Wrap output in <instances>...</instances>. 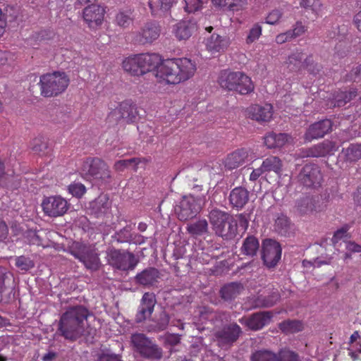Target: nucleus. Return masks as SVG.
<instances>
[{
  "label": "nucleus",
  "mask_w": 361,
  "mask_h": 361,
  "mask_svg": "<svg viewBox=\"0 0 361 361\" xmlns=\"http://www.w3.org/2000/svg\"><path fill=\"white\" fill-rule=\"evenodd\" d=\"M142 75L156 70L155 77L159 82L177 85L192 78L196 72L195 61L188 58H178L161 62L157 54H138Z\"/></svg>",
  "instance_id": "obj_1"
},
{
  "label": "nucleus",
  "mask_w": 361,
  "mask_h": 361,
  "mask_svg": "<svg viewBox=\"0 0 361 361\" xmlns=\"http://www.w3.org/2000/svg\"><path fill=\"white\" fill-rule=\"evenodd\" d=\"M90 315L89 310L83 305L69 306L60 317L57 331L65 339L71 342L82 336H90L92 329L86 326L87 320Z\"/></svg>",
  "instance_id": "obj_2"
},
{
  "label": "nucleus",
  "mask_w": 361,
  "mask_h": 361,
  "mask_svg": "<svg viewBox=\"0 0 361 361\" xmlns=\"http://www.w3.org/2000/svg\"><path fill=\"white\" fill-rule=\"evenodd\" d=\"M218 83L223 89L245 95L254 91L251 78L242 71L222 70L218 77Z\"/></svg>",
  "instance_id": "obj_3"
},
{
  "label": "nucleus",
  "mask_w": 361,
  "mask_h": 361,
  "mask_svg": "<svg viewBox=\"0 0 361 361\" xmlns=\"http://www.w3.org/2000/svg\"><path fill=\"white\" fill-rule=\"evenodd\" d=\"M69 83V77L65 72L54 71L42 75L38 85L42 97H54L64 92Z\"/></svg>",
  "instance_id": "obj_4"
},
{
  "label": "nucleus",
  "mask_w": 361,
  "mask_h": 361,
  "mask_svg": "<svg viewBox=\"0 0 361 361\" xmlns=\"http://www.w3.org/2000/svg\"><path fill=\"white\" fill-rule=\"evenodd\" d=\"M209 221L215 233L225 240L235 237L238 224L228 213L219 209H214L209 212Z\"/></svg>",
  "instance_id": "obj_5"
},
{
  "label": "nucleus",
  "mask_w": 361,
  "mask_h": 361,
  "mask_svg": "<svg viewBox=\"0 0 361 361\" xmlns=\"http://www.w3.org/2000/svg\"><path fill=\"white\" fill-rule=\"evenodd\" d=\"M130 342L134 350L145 359L158 360L163 356L162 348L144 334H132Z\"/></svg>",
  "instance_id": "obj_6"
},
{
  "label": "nucleus",
  "mask_w": 361,
  "mask_h": 361,
  "mask_svg": "<svg viewBox=\"0 0 361 361\" xmlns=\"http://www.w3.org/2000/svg\"><path fill=\"white\" fill-rule=\"evenodd\" d=\"M68 252L79 259L84 266L91 271L99 269L101 262L99 254L95 249L81 242H73L68 247Z\"/></svg>",
  "instance_id": "obj_7"
},
{
  "label": "nucleus",
  "mask_w": 361,
  "mask_h": 361,
  "mask_svg": "<svg viewBox=\"0 0 361 361\" xmlns=\"http://www.w3.org/2000/svg\"><path fill=\"white\" fill-rule=\"evenodd\" d=\"M205 202L204 193L195 195L189 194L183 197L179 204L176 207V214L180 221H187L196 216L200 212L202 205Z\"/></svg>",
  "instance_id": "obj_8"
},
{
  "label": "nucleus",
  "mask_w": 361,
  "mask_h": 361,
  "mask_svg": "<svg viewBox=\"0 0 361 361\" xmlns=\"http://www.w3.org/2000/svg\"><path fill=\"white\" fill-rule=\"evenodd\" d=\"M107 259L112 267L123 271L133 270L139 262L133 252L115 248L109 250Z\"/></svg>",
  "instance_id": "obj_9"
},
{
  "label": "nucleus",
  "mask_w": 361,
  "mask_h": 361,
  "mask_svg": "<svg viewBox=\"0 0 361 361\" xmlns=\"http://www.w3.org/2000/svg\"><path fill=\"white\" fill-rule=\"evenodd\" d=\"M81 169L85 174L102 183L108 182L111 178L108 165L97 157L86 158L82 162Z\"/></svg>",
  "instance_id": "obj_10"
},
{
  "label": "nucleus",
  "mask_w": 361,
  "mask_h": 361,
  "mask_svg": "<svg viewBox=\"0 0 361 361\" xmlns=\"http://www.w3.org/2000/svg\"><path fill=\"white\" fill-rule=\"evenodd\" d=\"M241 334V327L235 322H233L216 329L214 338L219 347L227 350L238 340Z\"/></svg>",
  "instance_id": "obj_11"
},
{
  "label": "nucleus",
  "mask_w": 361,
  "mask_h": 361,
  "mask_svg": "<svg viewBox=\"0 0 361 361\" xmlns=\"http://www.w3.org/2000/svg\"><path fill=\"white\" fill-rule=\"evenodd\" d=\"M41 205L44 214L51 218L63 216L70 207V203L65 198L57 195L45 197Z\"/></svg>",
  "instance_id": "obj_12"
},
{
  "label": "nucleus",
  "mask_w": 361,
  "mask_h": 361,
  "mask_svg": "<svg viewBox=\"0 0 361 361\" xmlns=\"http://www.w3.org/2000/svg\"><path fill=\"white\" fill-rule=\"evenodd\" d=\"M281 246L277 241L266 239L262 243V259L269 269L276 266L281 257Z\"/></svg>",
  "instance_id": "obj_13"
},
{
  "label": "nucleus",
  "mask_w": 361,
  "mask_h": 361,
  "mask_svg": "<svg viewBox=\"0 0 361 361\" xmlns=\"http://www.w3.org/2000/svg\"><path fill=\"white\" fill-rule=\"evenodd\" d=\"M323 180L320 168L315 164H306L298 175V181L305 187L317 188Z\"/></svg>",
  "instance_id": "obj_14"
},
{
  "label": "nucleus",
  "mask_w": 361,
  "mask_h": 361,
  "mask_svg": "<svg viewBox=\"0 0 361 361\" xmlns=\"http://www.w3.org/2000/svg\"><path fill=\"white\" fill-rule=\"evenodd\" d=\"M273 317L271 311H261L253 313L248 317L239 319V322L252 331H259L269 324Z\"/></svg>",
  "instance_id": "obj_15"
},
{
  "label": "nucleus",
  "mask_w": 361,
  "mask_h": 361,
  "mask_svg": "<svg viewBox=\"0 0 361 361\" xmlns=\"http://www.w3.org/2000/svg\"><path fill=\"white\" fill-rule=\"evenodd\" d=\"M160 33L161 27L155 21H148L136 32L134 41L142 45L152 44L159 38Z\"/></svg>",
  "instance_id": "obj_16"
},
{
  "label": "nucleus",
  "mask_w": 361,
  "mask_h": 361,
  "mask_svg": "<svg viewBox=\"0 0 361 361\" xmlns=\"http://www.w3.org/2000/svg\"><path fill=\"white\" fill-rule=\"evenodd\" d=\"M117 114L118 116L116 117V119H123L128 123H134L138 116L137 107L131 99H126L121 102L109 116L114 117Z\"/></svg>",
  "instance_id": "obj_17"
},
{
  "label": "nucleus",
  "mask_w": 361,
  "mask_h": 361,
  "mask_svg": "<svg viewBox=\"0 0 361 361\" xmlns=\"http://www.w3.org/2000/svg\"><path fill=\"white\" fill-rule=\"evenodd\" d=\"M106 11L98 4H92L82 11V18L91 29L100 26L104 18Z\"/></svg>",
  "instance_id": "obj_18"
},
{
  "label": "nucleus",
  "mask_w": 361,
  "mask_h": 361,
  "mask_svg": "<svg viewBox=\"0 0 361 361\" xmlns=\"http://www.w3.org/2000/svg\"><path fill=\"white\" fill-rule=\"evenodd\" d=\"M197 30L195 20L185 19L179 21L173 26L172 32L177 40H188Z\"/></svg>",
  "instance_id": "obj_19"
},
{
  "label": "nucleus",
  "mask_w": 361,
  "mask_h": 361,
  "mask_svg": "<svg viewBox=\"0 0 361 361\" xmlns=\"http://www.w3.org/2000/svg\"><path fill=\"white\" fill-rule=\"evenodd\" d=\"M331 129L332 122L329 119H324L315 122L307 128L305 134V139L307 142H311L314 139L323 137L326 134L329 133Z\"/></svg>",
  "instance_id": "obj_20"
},
{
  "label": "nucleus",
  "mask_w": 361,
  "mask_h": 361,
  "mask_svg": "<svg viewBox=\"0 0 361 361\" xmlns=\"http://www.w3.org/2000/svg\"><path fill=\"white\" fill-rule=\"evenodd\" d=\"M156 303L155 295L152 293H145L142 298L140 305L135 316V322L140 323L150 317Z\"/></svg>",
  "instance_id": "obj_21"
},
{
  "label": "nucleus",
  "mask_w": 361,
  "mask_h": 361,
  "mask_svg": "<svg viewBox=\"0 0 361 361\" xmlns=\"http://www.w3.org/2000/svg\"><path fill=\"white\" fill-rule=\"evenodd\" d=\"M250 200V192L244 187L234 188L230 192L228 200L231 206L237 210L242 209Z\"/></svg>",
  "instance_id": "obj_22"
},
{
  "label": "nucleus",
  "mask_w": 361,
  "mask_h": 361,
  "mask_svg": "<svg viewBox=\"0 0 361 361\" xmlns=\"http://www.w3.org/2000/svg\"><path fill=\"white\" fill-rule=\"evenodd\" d=\"M247 114L252 120L258 122H268L272 118L273 106L270 104H266L264 106L254 104L248 108Z\"/></svg>",
  "instance_id": "obj_23"
},
{
  "label": "nucleus",
  "mask_w": 361,
  "mask_h": 361,
  "mask_svg": "<svg viewBox=\"0 0 361 361\" xmlns=\"http://www.w3.org/2000/svg\"><path fill=\"white\" fill-rule=\"evenodd\" d=\"M160 277L159 270L154 267H148L137 273L135 276V282L145 287H150L158 282Z\"/></svg>",
  "instance_id": "obj_24"
},
{
  "label": "nucleus",
  "mask_w": 361,
  "mask_h": 361,
  "mask_svg": "<svg viewBox=\"0 0 361 361\" xmlns=\"http://www.w3.org/2000/svg\"><path fill=\"white\" fill-rule=\"evenodd\" d=\"M337 149L338 146L334 142L324 140V142L309 148L307 154L308 157H321L332 154L334 152L337 151Z\"/></svg>",
  "instance_id": "obj_25"
},
{
  "label": "nucleus",
  "mask_w": 361,
  "mask_h": 361,
  "mask_svg": "<svg viewBox=\"0 0 361 361\" xmlns=\"http://www.w3.org/2000/svg\"><path fill=\"white\" fill-rule=\"evenodd\" d=\"M230 44L229 38L226 36H221L212 34L207 41V49L212 52H224Z\"/></svg>",
  "instance_id": "obj_26"
},
{
  "label": "nucleus",
  "mask_w": 361,
  "mask_h": 361,
  "mask_svg": "<svg viewBox=\"0 0 361 361\" xmlns=\"http://www.w3.org/2000/svg\"><path fill=\"white\" fill-rule=\"evenodd\" d=\"M247 156V152L245 149L235 150L226 157L224 166L229 170L237 169L245 162Z\"/></svg>",
  "instance_id": "obj_27"
},
{
  "label": "nucleus",
  "mask_w": 361,
  "mask_h": 361,
  "mask_svg": "<svg viewBox=\"0 0 361 361\" xmlns=\"http://www.w3.org/2000/svg\"><path fill=\"white\" fill-rule=\"evenodd\" d=\"M138 56V54L130 55L122 61L123 69L130 75H142Z\"/></svg>",
  "instance_id": "obj_28"
},
{
  "label": "nucleus",
  "mask_w": 361,
  "mask_h": 361,
  "mask_svg": "<svg viewBox=\"0 0 361 361\" xmlns=\"http://www.w3.org/2000/svg\"><path fill=\"white\" fill-rule=\"evenodd\" d=\"M243 290V286L236 282H232L224 286L220 290V296L225 301L235 299Z\"/></svg>",
  "instance_id": "obj_29"
},
{
  "label": "nucleus",
  "mask_w": 361,
  "mask_h": 361,
  "mask_svg": "<svg viewBox=\"0 0 361 361\" xmlns=\"http://www.w3.org/2000/svg\"><path fill=\"white\" fill-rule=\"evenodd\" d=\"M304 54L302 50L296 49L288 57L286 63L287 68L293 72H298L302 69L304 65Z\"/></svg>",
  "instance_id": "obj_30"
},
{
  "label": "nucleus",
  "mask_w": 361,
  "mask_h": 361,
  "mask_svg": "<svg viewBox=\"0 0 361 361\" xmlns=\"http://www.w3.org/2000/svg\"><path fill=\"white\" fill-rule=\"evenodd\" d=\"M259 247L258 239L253 235L247 236L243 240L240 252L242 255L247 257H253L256 255Z\"/></svg>",
  "instance_id": "obj_31"
},
{
  "label": "nucleus",
  "mask_w": 361,
  "mask_h": 361,
  "mask_svg": "<svg viewBox=\"0 0 361 361\" xmlns=\"http://www.w3.org/2000/svg\"><path fill=\"white\" fill-rule=\"evenodd\" d=\"M289 136L286 133H270L264 137V144L268 148L281 147L288 142Z\"/></svg>",
  "instance_id": "obj_32"
},
{
  "label": "nucleus",
  "mask_w": 361,
  "mask_h": 361,
  "mask_svg": "<svg viewBox=\"0 0 361 361\" xmlns=\"http://www.w3.org/2000/svg\"><path fill=\"white\" fill-rule=\"evenodd\" d=\"M295 211L300 215L306 214L315 209L314 200L312 197L304 195L298 199L295 205Z\"/></svg>",
  "instance_id": "obj_33"
},
{
  "label": "nucleus",
  "mask_w": 361,
  "mask_h": 361,
  "mask_svg": "<svg viewBox=\"0 0 361 361\" xmlns=\"http://www.w3.org/2000/svg\"><path fill=\"white\" fill-rule=\"evenodd\" d=\"M174 0H149V6L152 16H157L161 12H166L173 6Z\"/></svg>",
  "instance_id": "obj_34"
},
{
  "label": "nucleus",
  "mask_w": 361,
  "mask_h": 361,
  "mask_svg": "<svg viewBox=\"0 0 361 361\" xmlns=\"http://www.w3.org/2000/svg\"><path fill=\"white\" fill-rule=\"evenodd\" d=\"M18 16V9L13 6H8L6 8V13L3 14L0 9V36L3 35L6 26V20H15Z\"/></svg>",
  "instance_id": "obj_35"
},
{
  "label": "nucleus",
  "mask_w": 361,
  "mask_h": 361,
  "mask_svg": "<svg viewBox=\"0 0 361 361\" xmlns=\"http://www.w3.org/2000/svg\"><path fill=\"white\" fill-rule=\"evenodd\" d=\"M279 329L285 334H295L303 330V324L299 320L287 319L279 324Z\"/></svg>",
  "instance_id": "obj_36"
},
{
  "label": "nucleus",
  "mask_w": 361,
  "mask_h": 361,
  "mask_svg": "<svg viewBox=\"0 0 361 361\" xmlns=\"http://www.w3.org/2000/svg\"><path fill=\"white\" fill-rule=\"evenodd\" d=\"M212 4L218 7H227L229 11H239L245 6L247 0H212Z\"/></svg>",
  "instance_id": "obj_37"
},
{
  "label": "nucleus",
  "mask_w": 361,
  "mask_h": 361,
  "mask_svg": "<svg viewBox=\"0 0 361 361\" xmlns=\"http://www.w3.org/2000/svg\"><path fill=\"white\" fill-rule=\"evenodd\" d=\"M262 166L265 172L273 171L279 175L282 171L283 164L279 157L270 156L262 161Z\"/></svg>",
  "instance_id": "obj_38"
},
{
  "label": "nucleus",
  "mask_w": 361,
  "mask_h": 361,
  "mask_svg": "<svg viewBox=\"0 0 361 361\" xmlns=\"http://www.w3.org/2000/svg\"><path fill=\"white\" fill-rule=\"evenodd\" d=\"M274 230L281 235L286 236L290 230V220L285 214H279L275 220Z\"/></svg>",
  "instance_id": "obj_39"
},
{
  "label": "nucleus",
  "mask_w": 361,
  "mask_h": 361,
  "mask_svg": "<svg viewBox=\"0 0 361 361\" xmlns=\"http://www.w3.org/2000/svg\"><path fill=\"white\" fill-rule=\"evenodd\" d=\"M300 5L305 12L312 13L314 18H317L321 16L322 4L320 0H301Z\"/></svg>",
  "instance_id": "obj_40"
},
{
  "label": "nucleus",
  "mask_w": 361,
  "mask_h": 361,
  "mask_svg": "<svg viewBox=\"0 0 361 361\" xmlns=\"http://www.w3.org/2000/svg\"><path fill=\"white\" fill-rule=\"evenodd\" d=\"M32 149L33 152L40 156H47L51 154L52 149L48 141L43 137H38L33 140Z\"/></svg>",
  "instance_id": "obj_41"
},
{
  "label": "nucleus",
  "mask_w": 361,
  "mask_h": 361,
  "mask_svg": "<svg viewBox=\"0 0 361 361\" xmlns=\"http://www.w3.org/2000/svg\"><path fill=\"white\" fill-rule=\"evenodd\" d=\"M186 229L192 235H202L207 232L208 223L206 219H199L188 224Z\"/></svg>",
  "instance_id": "obj_42"
},
{
  "label": "nucleus",
  "mask_w": 361,
  "mask_h": 361,
  "mask_svg": "<svg viewBox=\"0 0 361 361\" xmlns=\"http://www.w3.org/2000/svg\"><path fill=\"white\" fill-rule=\"evenodd\" d=\"M280 295L277 292L264 296L259 295L255 300V306L257 307H270L274 306L279 300Z\"/></svg>",
  "instance_id": "obj_43"
},
{
  "label": "nucleus",
  "mask_w": 361,
  "mask_h": 361,
  "mask_svg": "<svg viewBox=\"0 0 361 361\" xmlns=\"http://www.w3.org/2000/svg\"><path fill=\"white\" fill-rule=\"evenodd\" d=\"M251 361H279L278 353L269 350H259L252 353Z\"/></svg>",
  "instance_id": "obj_44"
},
{
  "label": "nucleus",
  "mask_w": 361,
  "mask_h": 361,
  "mask_svg": "<svg viewBox=\"0 0 361 361\" xmlns=\"http://www.w3.org/2000/svg\"><path fill=\"white\" fill-rule=\"evenodd\" d=\"M147 160L145 158H131L129 159L118 160L115 162L114 169L116 171H123L125 169L128 168L131 164H135L134 171H137V165L142 162H147Z\"/></svg>",
  "instance_id": "obj_45"
},
{
  "label": "nucleus",
  "mask_w": 361,
  "mask_h": 361,
  "mask_svg": "<svg viewBox=\"0 0 361 361\" xmlns=\"http://www.w3.org/2000/svg\"><path fill=\"white\" fill-rule=\"evenodd\" d=\"M347 161H356L361 159L360 144H350L345 149L343 150Z\"/></svg>",
  "instance_id": "obj_46"
},
{
  "label": "nucleus",
  "mask_w": 361,
  "mask_h": 361,
  "mask_svg": "<svg viewBox=\"0 0 361 361\" xmlns=\"http://www.w3.org/2000/svg\"><path fill=\"white\" fill-rule=\"evenodd\" d=\"M357 95L355 90H350L348 92H340L335 96V106H343L346 103L350 102Z\"/></svg>",
  "instance_id": "obj_47"
},
{
  "label": "nucleus",
  "mask_w": 361,
  "mask_h": 361,
  "mask_svg": "<svg viewBox=\"0 0 361 361\" xmlns=\"http://www.w3.org/2000/svg\"><path fill=\"white\" fill-rule=\"evenodd\" d=\"M111 207V204L109 202L107 197H99L94 202L93 205L94 209H97L95 214L97 216L102 214H105L108 212Z\"/></svg>",
  "instance_id": "obj_48"
},
{
  "label": "nucleus",
  "mask_w": 361,
  "mask_h": 361,
  "mask_svg": "<svg viewBox=\"0 0 361 361\" xmlns=\"http://www.w3.org/2000/svg\"><path fill=\"white\" fill-rule=\"evenodd\" d=\"M313 55L307 56L304 60L302 69H306L310 73L316 75L322 69V66L317 63H314Z\"/></svg>",
  "instance_id": "obj_49"
},
{
  "label": "nucleus",
  "mask_w": 361,
  "mask_h": 361,
  "mask_svg": "<svg viewBox=\"0 0 361 361\" xmlns=\"http://www.w3.org/2000/svg\"><path fill=\"white\" fill-rule=\"evenodd\" d=\"M278 359L279 361H301L298 353L288 348L279 351Z\"/></svg>",
  "instance_id": "obj_50"
},
{
  "label": "nucleus",
  "mask_w": 361,
  "mask_h": 361,
  "mask_svg": "<svg viewBox=\"0 0 361 361\" xmlns=\"http://www.w3.org/2000/svg\"><path fill=\"white\" fill-rule=\"evenodd\" d=\"M116 21L118 25L122 27H128L133 23L130 12L120 11L116 14Z\"/></svg>",
  "instance_id": "obj_51"
},
{
  "label": "nucleus",
  "mask_w": 361,
  "mask_h": 361,
  "mask_svg": "<svg viewBox=\"0 0 361 361\" xmlns=\"http://www.w3.org/2000/svg\"><path fill=\"white\" fill-rule=\"evenodd\" d=\"M68 190L73 197L80 198L86 192V188L81 183L74 182L68 185Z\"/></svg>",
  "instance_id": "obj_52"
},
{
  "label": "nucleus",
  "mask_w": 361,
  "mask_h": 361,
  "mask_svg": "<svg viewBox=\"0 0 361 361\" xmlns=\"http://www.w3.org/2000/svg\"><path fill=\"white\" fill-rule=\"evenodd\" d=\"M262 32V27L259 23H255L250 29L248 35L246 38L247 44H252L255 42L261 36Z\"/></svg>",
  "instance_id": "obj_53"
},
{
  "label": "nucleus",
  "mask_w": 361,
  "mask_h": 361,
  "mask_svg": "<svg viewBox=\"0 0 361 361\" xmlns=\"http://www.w3.org/2000/svg\"><path fill=\"white\" fill-rule=\"evenodd\" d=\"M15 264L18 268L23 271H28L35 267L32 260L23 255L16 258Z\"/></svg>",
  "instance_id": "obj_54"
},
{
  "label": "nucleus",
  "mask_w": 361,
  "mask_h": 361,
  "mask_svg": "<svg viewBox=\"0 0 361 361\" xmlns=\"http://www.w3.org/2000/svg\"><path fill=\"white\" fill-rule=\"evenodd\" d=\"M13 54L9 51L0 50V68L9 71L12 67Z\"/></svg>",
  "instance_id": "obj_55"
},
{
  "label": "nucleus",
  "mask_w": 361,
  "mask_h": 361,
  "mask_svg": "<svg viewBox=\"0 0 361 361\" xmlns=\"http://www.w3.org/2000/svg\"><path fill=\"white\" fill-rule=\"evenodd\" d=\"M169 320L170 317L169 314L164 311L160 312L156 322V330L159 331L165 330L169 325Z\"/></svg>",
  "instance_id": "obj_56"
},
{
  "label": "nucleus",
  "mask_w": 361,
  "mask_h": 361,
  "mask_svg": "<svg viewBox=\"0 0 361 361\" xmlns=\"http://www.w3.org/2000/svg\"><path fill=\"white\" fill-rule=\"evenodd\" d=\"M118 243H127L131 240L130 229L129 227H124L113 236Z\"/></svg>",
  "instance_id": "obj_57"
},
{
  "label": "nucleus",
  "mask_w": 361,
  "mask_h": 361,
  "mask_svg": "<svg viewBox=\"0 0 361 361\" xmlns=\"http://www.w3.org/2000/svg\"><path fill=\"white\" fill-rule=\"evenodd\" d=\"M348 230L349 226L348 225H345L334 232L331 238V243L334 247H336L341 240L344 239L347 236Z\"/></svg>",
  "instance_id": "obj_58"
},
{
  "label": "nucleus",
  "mask_w": 361,
  "mask_h": 361,
  "mask_svg": "<svg viewBox=\"0 0 361 361\" xmlns=\"http://www.w3.org/2000/svg\"><path fill=\"white\" fill-rule=\"evenodd\" d=\"M185 1V11L187 13H195L202 7V0H183Z\"/></svg>",
  "instance_id": "obj_59"
},
{
  "label": "nucleus",
  "mask_w": 361,
  "mask_h": 361,
  "mask_svg": "<svg viewBox=\"0 0 361 361\" xmlns=\"http://www.w3.org/2000/svg\"><path fill=\"white\" fill-rule=\"evenodd\" d=\"M307 31V27L302 24V22L298 21L293 26V30H290V35L293 39L301 36Z\"/></svg>",
  "instance_id": "obj_60"
},
{
  "label": "nucleus",
  "mask_w": 361,
  "mask_h": 361,
  "mask_svg": "<svg viewBox=\"0 0 361 361\" xmlns=\"http://www.w3.org/2000/svg\"><path fill=\"white\" fill-rule=\"evenodd\" d=\"M281 17L282 13L279 10H273L267 15L265 23L269 25H275Z\"/></svg>",
  "instance_id": "obj_61"
},
{
  "label": "nucleus",
  "mask_w": 361,
  "mask_h": 361,
  "mask_svg": "<svg viewBox=\"0 0 361 361\" xmlns=\"http://www.w3.org/2000/svg\"><path fill=\"white\" fill-rule=\"evenodd\" d=\"M291 39H293V38L290 35V32L288 30L276 35L275 41L277 44H282L286 42L290 41Z\"/></svg>",
  "instance_id": "obj_62"
},
{
  "label": "nucleus",
  "mask_w": 361,
  "mask_h": 361,
  "mask_svg": "<svg viewBox=\"0 0 361 361\" xmlns=\"http://www.w3.org/2000/svg\"><path fill=\"white\" fill-rule=\"evenodd\" d=\"M345 248L350 252H361V245L354 241H348L346 243Z\"/></svg>",
  "instance_id": "obj_63"
},
{
  "label": "nucleus",
  "mask_w": 361,
  "mask_h": 361,
  "mask_svg": "<svg viewBox=\"0 0 361 361\" xmlns=\"http://www.w3.org/2000/svg\"><path fill=\"white\" fill-rule=\"evenodd\" d=\"M98 361H122L120 356L117 355L104 354L101 355Z\"/></svg>",
  "instance_id": "obj_64"
}]
</instances>
